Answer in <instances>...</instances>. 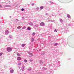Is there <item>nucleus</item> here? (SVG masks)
<instances>
[{"mask_svg":"<svg viewBox=\"0 0 74 74\" xmlns=\"http://www.w3.org/2000/svg\"><path fill=\"white\" fill-rule=\"evenodd\" d=\"M7 50L8 52H11L12 51V49L10 47H8L7 48Z\"/></svg>","mask_w":74,"mask_h":74,"instance_id":"f257e3e1","label":"nucleus"},{"mask_svg":"<svg viewBox=\"0 0 74 74\" xmlns=\"http://www.w3.org/2000/svg\"><path fill=\"white\" fill-rule=\"evenodd\" d=\"M44 25H45V24L44 22H42L40 24V26H44Z\"/></svg>","mask_w":74,"mask_h":74,"instance_id":"f03ea898","label":"nucleus"},{"mask_svg":"<svg viewBox=\"0 0 74 74\" xmlns=\"http://www.w3.org/2000/svg\"><path fill=\"white\" fill-rule=\"evenodd\" d=\"M5 34H8V31L7 30L5 31Z\"/></svg>","mask_w":74,"mask_h":74,"instance_id":"7ed1b4c3","label":"nucleus"},{"mask_svg":"<svg viewBox=\"0 0 74 74\" xmlns=\"http://www.w3.org/2000/svg\"><path fill=\"white\" fill-rule=\"evenodd\" d=\"M17 60H21V57L17 58Z\"/></svg>","mask_w":74,"mask_h":74,"instance_id":"20e7f679","label":"nucleus"},{"mask_svg":"<svg viewBox=\"0 0 74 74\" xmlns=\"http://www.w3.org/2000/svg\"><path fill=\"white\" fill-rule=\"evenodd\" d=\"M10 72L11 73H14V70L13 69L11 70L10 71Z\"/></svg>","mask_w":74,"mask_h":74,"instance_id":"39448f33","label":"nucleus"},{"mask_svg":"<svg viewBox=\"0 0 74 74\" xmlns=\"http://www.w3.org/2000/svg\"><path fill=\"white\" fill-rule=\"evenodd\" d=\"M27 29L28 30H31V28H30V27H28Z\"/></svg>","mask_w":74,"mask_h":74,"instance_id":"423d86ee","label":"nucleus"},{"mask_svg":"<svg viewBox=\"0 0 74 74\" xmlns=\"http://www.w3.org/2000/svg\"><path fill=\"white\" fill-rule=\"evenodd\" d=\"M29 25H30V26H33V23H29Z\"/></svg>","mask_w":74,"mask_h":74,"instance_id":"0eeeda50","label":"nucleus"},{"mask_svg":"<svg viewBox=\"0 0 74 74\" xmlns=\"http://www.w3.org/2000/svg\"><path fill=\"white\" fill-rule=\"evenodd\" d=\"M28 53L30 55L32 56L33 55V54H32V53H30V52H28Z\"/></svg>","mask_w":74,"mask_h":74,"instance_id":"6e6552de","label":"nucleus"},{"mask_svg":"<svg viewBox=\"0 0 74 74\" xmlns=\"http://www.w3.org/2000/svg\"><path fill=\"white\" fill-rule=\"evenodd\" d=\"M40 10H42V9H43V6H41L40 7Z\"/></svg>","mask_w":74,"mask_h":74,"instance_id":"1a4fd4ad","label":"nucleus"},{"mask_svg":"<svg viewBox=\"0 0 74 74\" xmlns=\"http://www.w3.org/2000/svg\"><path fill=\"white\" fill-rule=\"evenodd\" d=\"M26 28V27H24L22 28V29H25Z\"/></svg>","mask_w":74,"mask_h":74,"instance_id":"9d476101","label":"nucleus"},{"mask_svg":"<svg viewBox=\"0 0 74 74\" xmlns=\"http://www.w3.org/2000/svg\"><path fill=\"white\" fill-rule=\"evenodd\" d=\"M22 47H24L25 46V44H23L22 45H21Z\"/></svg>","mask_w":74,"mask_h":74,"instance_id":"9b49d317","label":"nucleus"},{"mask_svg":"<svg viewBox=\"0 0 74 74\" xmlns=\"http://www.w3.org/2000/svg\"><path fill=\"white\" fill-rule=\"evenodd\" d=\"M67 16L68 17V18H70V16L69 15H67Z\"/></svg>","mask_w":74,"mask_h":74,"instance_id":"f8f14e48","label":"nucleus"},{"mask_svg":"<svg viewBox=\"0 0 74 74\" xmlns=\"http://www.w3.org/2000/svg\"><path fill=\"white\" fill-rule=\"evenodd\" d=\"M35 34H36V33H35L34 32L32 34V36H35Z\"/></svg>","mask_w":74,"mask_h":74,"instance_id":"ddd939ff","label":"nucleus"},{"mask_svg":"<svg viewBox=\"0 0 74 74\" xmlns=\"http://www.w3.org/2000/svg\"><path fill=\"white\" fill-rule=\"evenodd\" d=\"M3 53H0V56H1L3 55Z\"/></svg>","mask_w":74,"mask_h":74,"instance_id":"4468645a","label":"nucleus"},{"mask_svg":"<svg viewBox=\"0 0 74 74\" xmlns=\"http://www.w3.org/2000/svg\"><path fill=\"white\" fill-rule=\"evenodd\" d=\"M24 62H25V63H26V62H27V60H24Z\"/></svg>","mask_w":74,"mask_h":74,"instance_id":"2eb2a0df","label":"nucleus"},{"mask_svg":"<svg viewBox=\"0 0 74 74\" xmlns=\"http://www.w3.org/2000/svg\"><path fill=\"white\" fill-rule=\"evenodd\" d=\"M21 27H20V26H19L17 27L18 29H21Z\"/></svg>","mask_w":74,"mask_h":74,"instance_id":"dca6fc26","label":"nucleus"},{"mask_svg":"<svg viewBox=\"0 0 74 74\" xmlns=\"http://www.w3.org/2000/svg\"><path fill=\"white\" fill-rule=\"evenodd\" d=\"M20 54H19V53H18V54H17V56H20Z\"/></svg>","mask_w":74,"mask_h":74,"instance_id":"f3484780","label":"nucleus"},{"mask_svg":"<svg viewBox=\"0 0 74 74\" xmlns=\"http://www.w3.org/2000/svg\"><path fill=\"white\" fill-rule=\"evenodd\" d=\"M32 41H34V38H32Z\"/></svg>","mask_w":74,"mask_h":74,"instance_id":"a211bd4d","label":"nucleus"},{"mask_svg":"<svg viewBox=\"0 0 74 74\" xmlns=\"http://www.w3.org/2000/svg\"><path fill=\"white\" fill-rule=\"evenodd\" d=\"M55 45L56 46V45H58V43H55Z\"/></svg>","mask_w":74,"mask_h":74,"instance_id":"6ab92c4d","label":"nucleus"},{"mask_svg":"<svg viewBox=\"0 0 74 74\" xmlns=\"http://www.w3.org/2000/svg\"><path fill=\"white\" fill-rule=\"evenodd\" d=\"M21 63H18V65H19V66L21 65Z\"/></svg>","mask_w":74,"mask_h":74,"instance_id":"aec40b11","label":"nucleus"},{"mask_svg":"<svg viewBox=\"0 0 74 74\" xmlns=\"http://www.w3.org/2000/svg\"><path fill=\"white\" fill-rule=\"evenodd\" d=\"M22 11H24V9L23 8H22L21 9Z\"/></svg>","mask_w":74,"mask_h":74,"instance_id":"412c9836","label":"nucleus"},{"mask_svg":"<svg viewBox=\"0 0 74 74\" xmlns=\"http://www.w3.org/2000/svg\"><path fill=\"white\" fill-rule=\"evenodd\" d=\"M0 7L1 8H2V6L1 5H0Z\"/></svg>","mask_w":74,"mask_h":74,"instance_id":"4be33fe9","label":"nucleus"},{"mask_svg":"<svg viewBox=\"0 0 74 74\" xmlns=\"http://www.w3.org/2000/svg\"><path fill=\"white\" fill-rule=\"evenodd\" d=\"M56 29H55V30H54V32H56Z\"/></svg>","mask_w":74,"mask_h":74,"instance_id":"5701e85b","label":"nucleus"},{"mask_svg":"<svg viewBox=\"0 0 74 74\" xmlns=\"http://www.w3.org/2000/svg\"><path fill=\"white\" fill-rule=\"evenodd\" d=\"M56 32H57V31H56Z\"/></svg>","mask_w":74,"mask_h":74,"instance_id":"b1692460","label":"nucleus"}]
</instances>
